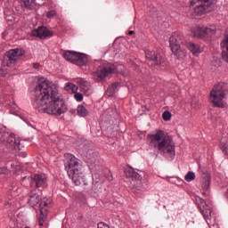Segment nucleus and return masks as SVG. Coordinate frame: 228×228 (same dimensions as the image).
Listing matches in <instances>:
<instances>
[{"instance_id": "f257e3e1", "label": "nucleus", "mask_w": 228, "mask_h": 228, "mask_svg": "<svg viewBox=\"0 0 228 228\" xmlns=\"http://www.w3.org/2000/svg\"><path fill=\"white\" fill-rule=\"evenodd\" d=\"M32 104L40 113L55 117H61L63 113H67L68 110L65 101L60 97L58 85L50 84L44 77L39 78L37 82Z\"/></svg>"}, {"instance_id": "f03ea898", "label": "nucleus", "mask_w": 228, "mask_h": 228, "mask_svg": "<svg viewBox=\"0 0 228 228\" xmlns=\"http://www.w3.org/2000/svg\"><path fill=\"white\" fill-rule=\"evenodd\" d=\"M151 147H156L164 158L172 161L175 158V143L170 135H165V132L158 130L154 134H149Z\"/></svg>"}, {"instance_id": "7ed1b4c3", "label": "nucleus", "mask_w": 228, "mask_h": 228, "mask_svg": "<svg viewBox=\"0 0 228 228\" xmlns=\"http://www.w3.org/2000/svg\"><path fill=\"white\" fill-rule=\"evenodd\" d=\"M64 158V167L69 179L76 186H80L85 179V173L79 159L70 153L65 154Z\"/></svg>"}, {"instance_id": "20e7f679", "label": "nucleus", "mask_w": 228, "mask_h": 228, "mask_svg": "<svg viewBox=\"0 0 228 228\" xmlns=\"http://www.w3.org/2000/svg\"><path fill=\"white\" fill-rule=\"evenodd\" d=\"M228 94V84L224 82H219L215 85L210 92V102H212L214 108H225V97Z\"/></svg>"}, {"instance_id": "39448f33", "label": "nucleus", "mask_w": 228, "mask_h": 228, "mask_svg": "<svg viewBox=\"0 0 228 228\" xmlns=\"http://www.w3.org/2000/svg\"><path fill=\"white\" fill-rule=\"evenodd\" d=\"M188 41L184 39V36L175 32L170 37H169V45L171 47V51L178 60H184L186 58V49L183 45H186Z\"/></svg>"}, {"instance_id": "423d86ee", "label": "nucleus", "mask_w": 228, "mask_h": 228, "mask_svg": "<svg viewBox=\"0 0 228 228\" xmlns=\"http://www.w3.org/2000/svg\"><path fill=\"white\" fill-rule=\"evenodd\" d=\"M62 56L68 61H70L75 65H78V67H83V65H86V63H88V57L85 53L68 50V51H64V53H62Z\"/></svg>"}, {"instance_id": "0eeeda50", "label": "nucleus", "mask_w": 228, "mask_h": 228, "mask_svg": "<svg viewBox=\"0 0 228 228\" xmlns=\"http://www.w3.org/2000/svg\"><path fill=\"white\" fill-rule=\"evenodd\" d=\"M191 6H194V13L200 16L213 12V1L211 0H191Z\"/></svg>"}, {"instance_id": "6e6552de", "label": "nucleus", "mask_w": 228, "mask_h": 228, "mask_svg": "<svg viewBox=\"0 0 228 228\" xmlns=\"http://www.w3.org/2000/svg\"><path fill=\"white\" fill-rule=\"evenodd\" d=\"M125 175L128 179H132V181H134V191L136 193H140V191H145L143 183H142V175L134 171V168L131 167H126L125 169Z\"/></svg>"}, {"instance_id": "1a4fd4ad", "label": "nucleus", "mask_w": 228, "mask_h": 228, "mask_svg": "<svg viewBox=\"0 0 228 228\" xmlns=\"http://www.w3.org/2000/svg\"><path fill=\"white\" fill-rule=\"evenodd\" d=\"M117 72V67L114 64H103L99 66L95 72L93 73V79L95 81H102L104 77H109L111 74Z\"/></svg>"}, {"instance_id": "9d476101", "label": "nucleus", "mask_w": 228, "mask_h": 228, "mask_svg": "<svg viewBox=\"0 0 228 228\" xmlns=\"http://www.w3.org/2000/svg\"><path fill=\"white\" fill-rule=\"evenodd\" d=\"M0 140L9 149H14V151H20V140L17 139L15 137V134H10L8 132L3 131V129H0Z\"/></svg>"}, {"instance_id": "9b49d317", "label": "nucleus", "mask_w": 228, "mask_h": 228, "mask_svg": "<svg viewBox=\"0 0 228 228\" xmlns=\"http://www.w3.org/2000/svg\"><path fill=\"white\" fill-rule=\"evenodd\" d=\"M24 53L25 52L22 49L16 48L10 50L4 57V65H6L7 67H12V65H13V63H15V61H17V60L20 58V56H24Z\"/></svg>"}, {"instance_id": "f8f14e48", "label": "nucleus", "mask_w": 228, "mask_h": 228, "mask_svg": "<svg viewBox=\"0 0 228 228\" xmlns=\"http://www.w3.org/2000/svg\"><path fill=\"white\" fill-rule=\"evenodd\" d=\"M194 37L198 38H209L216 33V28L215 27H198L192 29Z\"/></svg>"}, {"instance_id": "ddd939ff", "label": "nucleus", "mask_w": 228, "mask_h": 228, "mask_svg": "<svg viewBox=\"0 0 228 228\" xmlns=\"http://www.w3.org/2000/svg\"><path fill=\"white\" fill-rule=\"evenodd\" d=\"M145 58L149 61H152V65L156 67H163L165 63V60L161 57V54L156 51L145 50Z\"/></svg>"}, {"instance_id": "4468645a", "label": "nucleus", "mask_w": 228, "mask_h": 228, "mask_svg": "<svg viewBox=\"0 0 228 228\" xmlns=\"http://www.w3.org/2000/svg\"><path fill=\"white\" fill-rule=\"evenodd\" d=\"M53 31L44 26L38 27L37 29L30 32L31 37H37V38H41V40H45V38H49L53 37Z\"/></svg>"}, {"instance_id": "2eb2a0df", "label": "nucleus", "mask_w": 228, "mask_h": 228, "mask_svg": "<svg viewBox=\"0 0 228 228\" xmlns=\"http://www.w3.org/2000/svg\"><path fill=\"white\" fill-rule=\"evenodd\" d=\"M45 181H47V179L44 175H35L32 177L31 186L33 188H40V186H44V184H45Z\"/></svg>"}, {"instance_id": "dca6fc26", "label": "nucleus", "mask_w": 228, "mask_h": 228, "mask_svg": "<svg viewBox=\"0 0 228 228\" xmlns=\"http://www.w3.org/2000/svg\"><path fill=\"white\" fill-rule=\"evenodd\" d=\"M41 0H23L24 7L27 10L33 11L37 10V6L42 5Z\"/></svg>"}, {"instance_id": "f3484780", "label": "nucleus", "mask_w": 228, "mask_h": 228, "mask_svg": "<svg viewBox=\"0 0 228 228\" xmlns=\"http://www.w3.org/2000/svg\"><path fill=\"white\" fill-rule=\"evenodd\" d=\"M185 47H187V49H189V51H191V53H192L194 56H199V54L202 53V49H200V45L195 43L187 42L185 45Z\"/></svg>"}, {"instance_id": "a211bd4d", "label": "nucleus", "mask_w": 228, "mask_h": 228, "mask_svg": "<svg viewBox=\"0 0 228 228\" xmlns=\"http://www.w3.org/2000/svg\"><path fill=\"white\" fill-rule=\"evenodd\" d=\"M39 202L40 195H38V193L37 192H30L28 200L29 206H31V208H35V206H38Z\"/></svg>"}, {"instance_id": "6ab92c4d", "label": "nucleus", "mask_w": 228, "mask_h": 228, "mask_svg": "<svg viewBox=\"0 0 228 228\" xmlns=\"http://www.w3.org/2000/svg\"><path fill=\"white\" fill-rule=\"evenodd\" d=\"M222 49H226L225 51L222 52V57L224 61L228 62V36L224 37V39L221 42Z\"/></svg>"}, {"instance_id": "aec40b11", "label": "nucleus", "mask_w": 228, "mask_h": 228, "mask_svg": "<svg viewBox=\"0 0 228 228\" xmlns=\"http://www.w3.org/2000/svg\"><path fill=\"white\" fill-rule=\"evenodd\" d=\"M200 212L202 213L205 220H207V224L209 225L211 224V217L213 216L211 215V207L208 205V208L201 209Z\"/></svg>"}, {"instance_id": "412c9836", "label": "nucleus", "mask_w": 228, "mask_h": 228, "mask_svg": "<svg viewBox=\"0 0 228 228\" xmlns=\"http://www.w3.org/2000/svg\"><path fill=\"white\" fill-rule=\"evenodd\" d=\"M77 113L78 117H88L89 112L84 105H78L77 108Z\"/></svg>"}, {"instance_id": "4be33fe9", "label": "nucleus", "mask_w": 228, "mask_h": 228, "mask_svg": "<svg viewBox=\"0 0 228 228\" xmlns=\"http://www.w3.org/2000/svg\"><path fill=\"white\" fill-rule=\"evenodd\" d=\"M118 86H120V84L118 82H115L107 89V92L110 95H113L118 92Z\"/></svg>"}, {"instance_id": "5701e85b", "label": "nucleus", "mask_w": 228, "mask_h": 228, "mask_svg": "<svg viewBox=\"0 0 228 228\" xmlns=\"http://www.w3.org/2000/svg\"><path fill=\"white\" fill-rule=\"evenodd\" d=\"M81 89L87 97L92 94V88H90L88 82H84V84L81 85Z\"/></svg>"}, {"instance_id": "b1692460", "label": "nucleus", "mask_w": 228, "mask_h": 228, "mask_svg": "<svg viewBox=\"0 0 228 228\" xmlns=\"http://www.w3.org/2000/svg\"><path fill=\"white\" fill-rule=\"evenodd\" d=\"M210 184H211V178L208 175H206V177L202 180V188L204 191H208V190H209Z\"/></svg>"}, {"instance_id": "393cba45", "label": "nucleus", "mask_w": 228, "mask_h": 228, "mask_svg": "<svg viewBox=\"0 0 228 228\" xmlns=\"http://www.w3.org/2000/svg\"><path fill=\"white\" fill-rule=\"evenodd\" d=\"M196 202L198 204V207L200 208V211L208 208V205H207L206 200H204L202 198L198 197L196 198Z\"/></svg>"}, {"instance_id": "a878e982", "label": "nucleus", "mask_w": 228, "mask_h": 228, "mask_svg": "<svg viewBox=\"0 0 228 228\" xmlns=\"http://www.w3.org/2000/svg\"><path fill=\"white\" fill-rule=\"evenodd\" d=\"M47 206H49V203L45 201H41L39 204L40 213L43 216L44 215H47Z\"/></svg>"}, {"instance_id": "bb28decb", "label": "nucleus", "mask_w": 228, "mask_h": 228, "mask_svg": "<svg viewBox=\"0 0 228 228\" xmlns=\"http://www.w3.org/2000/svg\"><path fill=\"white\" fill-rule=\"evenodd\" d=\"M184 179L185 181H187V183H191V181H195V173L189 171L184 176Z\"/></svg>"}, {"instance_id": "cd10ccee", "label": "nucleus", "mask_w": 228, "mask_h": 228, "mask_svg": "<svg viewBox=\"0 0 228 228\" xmlns=\"http://www.w3.org/2000/svg\"><path fill=\"white\" fill-rule=\"evenodd\" d=\"M162 118L166 122H168V120H170V118H172V113H170V111H168V110L164 111L162 114Z\"/></svg>"}, {"instance_id": "c85d7f7f", "label": "nucleus", "mask_w": 228, "mask_h": 228, "mask_svg": "<svg viewBox=\"0 0 228 228\" xmlns=\"http://www.w3.org/2000/svg\"><path fill=\"white\" fill-rule=\"evenodd\" d=\"M65 90L69 91L71 90V92H76L77 90V86H76V85L74 84H67L65 86Z\"/></svg>"}, {"instance_id": "c756f323", "label": "nucleus", "mask_w": 228, "mask_h": 228, "mask_svg": "<svg viewBox=\"0 0 228 228\" xmlns=\"http://www.w3.org/2000/svg\"><path fill=\"white\" fill-rule=\"evenodd\" d=\"M74 97H75L76 101H77V102H82V101H83V94L76 93L74 94Z\"/></svg>"}, {"instance_id": "7c9ffc66", "label": "nucleus", "mask_w": 228, "mask_h": 228, "mask_svg": "<svg viewBox=\"0 0 228 228\" xmlns=\"http://www.w3.org/2000/svg\"><path fill=\"white\" fill-rule=\"evenodd\" d=\"M54 15H56V11H50V12H48L46 13V17H47L48 19H51V18L54 17Z\"/></svg>"}, {"instance_id": "2f4dec72", "label": "nucleus", "mask_w": 228, "mask_h": 228, "mask_svg": "<svg viewBox=\"0 0 228 228\" xmlns=\"http://www.w3.org/2000/svg\"><path fill=\"white\" fill-rule=\"evenodd\" d=\"M8 172V168L6 167H0V175H4Z\"/></svg>"}, {"instance_id": "473e14b6", "label": "nucleus", "mask_w": 228, "mask_h": 228, "mask_svg": "<svg viewBox=\"0 0 228 228\" xmlns=\"http://www.w3.org/2000/svg\"><path fill=\"white\" fill-rule=\"evenodd\" d=\"M221 149H222L224 154H227V145H225V143H224V142L221 143Z\"/></svg>"}, {"instance_id": "72a5a7b5", "label": "nucleus", "mask_w": 228, "mask_h": 228, "mask_svg": "<svg viewBox=\"0 0 228 228\" xmlns=\"http://www.w3.org/2000/svg\"><path fill=\"white\" fill-rule=\"evenodd\" d=\"M98 228H110L106 224L104 223H99L98 224Z\"/></svg>"}, {"instance_id": "f704fd0d", "label": "nucleus", "mask_w": 228, "mask_h": 228, "mask_svg": "<svg viewBox=\"0 0 228 228\" xmlns=\"http://www.w3.org/2000/svg\"><path fill=\"white\" fill-rule=\"evenodd\" d=\"M38 224H39L40 227H42V225H44V217L39 218Z\"/></svg>"}, {"instance_id": "c9c22d12", "label": "nucleus", "mask_w": 228, "mask_h": 228, "mask_svg": "<svg viewBox=\"0 0 228 228\" xmlns=\"http://www.w3.org/2000/svg\"><path fill=\"white\" fill-rule=\"evenodd\" d=\"M11 191L13 192L19 191V187H17V186L12 187Z\"/></svg>"}, {"instance_id": "e433bc0d", "label": "nucleus", "mask_w": 228, "mask_h": 228, "mask_svg": "<svg viewBox=\"0 0 228 228\" xmlns=\"http://www.w3.org/2000/svg\"><path fill=\"white\" fill-rule=\"evenodd\" d=\"M39 68H40V64H38V63H34V64H33V69H39Z\"/></svg>"}, {"instance_id": "4c0bfd02", "label": "nucleus", "mask_w": 228, "mask_h": 228, "mask_svg": "<svg viewBox=\"0 0 228 228\" xmlns=\"http://www.w3.org/2000/svg\"><path fill=\"white\" fill-rule=\"evenodd\" d=\"M11 107H12V108H13V109L15 110V108L17 107V104L12 103V104L11 105Z\"/></svg>"}, {"instance_id": "58836bf2", "label": "nucleus", "mask_w": 228, "mask_h": 228, "mask_svg": "<svg viewBox=\"0 0 228 228\" xmlns=\"http://www.w3.org/2000/svg\"><path fill=\"white\" fill-rule=\"evenodd\" d=\"M5 37H6V32H4L3 33V38H5Z\"/></svg>"}, {"instance_id": "ea45409f", "label": "nucleus", "mask_w": 228, "mask_h": 228, "mask_svg": "<svg viewBox=\"0 0 228 228\" xmlns=\"http://www.w3.org/2000/svg\"><path fill=\"white\" fill-rule=\"evenodd\" d=\"M134 31H130V32H129V35H134Z\"/></svg>"}, {"instance_id": "a19ab883", "label": "nucleus", "mask_w": 228, "mask_h": 228, "mask_svg": "<svg viewBox=\"0 0 228 228\" xmlns=\"http://www.w3.org/2000/svg\"><path fill=\"white\" fill-rule=\"evenodd\" d=\"M26 156H28L26 153L23 154V158H26Z\"/></svg>"}, {"instance_id": "79ce46f5", "label": "nucleus", "mask_w": 228, "mask_h": 228, "mask_svg": "<svg viewBox=\"0 0 228 228\" xmlns=\"http://www.w3.org/2000/svg\"><path fill=\"white\" fill-rule=\"evenodd\" d=\"M5 206H10V203H9V202H7V203L5 204Z\"/></svg>"}, {"instance_id": "37998d69", "label": "nucleus", "mask_w": 228, "mask_h": 228, "mask_svg": "<svg viewBox=\"0 0 228 228\" xmlns=\"http://www.w3.org/2000/svg\"><path fill=\"white\" fill-rule=\"evenodd\" d=\"M25 228H29V226H25Z\"/></svg>"}]
</instances>
